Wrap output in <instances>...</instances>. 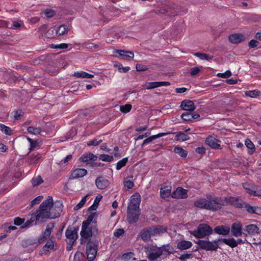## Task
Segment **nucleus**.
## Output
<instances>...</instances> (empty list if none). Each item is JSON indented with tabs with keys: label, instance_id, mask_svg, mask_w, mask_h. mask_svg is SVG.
I'll list each match as a JSON object with an SVG mask.
<instances>
[{
	"label": "nucleus",
	"instance_id": "obj_16",
	"mask_svg": "<svg viewBox=\"0 0 261 261\" xmlns=\"http://www.w3.org/2000/svg\"><path fill=\"white\" fill-rule=\"evenodd\" d=\"M179 107L184 111L190 112H193L196 109L194 102L189 99L182 100L180 103Z\"/></svg>",
	"mask_w": 261,
	"mask_h": 261
},
{
	"label": "nucleus",
	"instance_id": "obj_41",
	"mask_svg": "<svg viewBox=\"0 0 261 261\" xmlns=\"http://www.w3.org/2000/svg\"><path fill=\"white\" fill-rule=\"evenodd\" d=\"M102 198V196H100L99 197L98 196H96V197L95 198V199L94 200L93 204L91 206H90L88 208V211L90 212L91 211L96 210L97 208L99 202Z\"/></svg>",
	"mask_w": 261,
	"mask_h": 261
},
{
	"label": "nucleus",
	"instance_id": "obj_11",
	"mask_svg": "<svg viewBox=\"0 0 261 261\" xmlns=\"http://www.w3.org/2000/svg\"><path fill=\"white\" fill-rule=\"evenodd\" d=\"M161 248L156 245H151L147 248L149 249L147 258L150 261H154L162 255V251H160Z\"/></svg>",
	"mask_w": 261,
	"mask_h": 261
},
{
	"label": "nucleus",
	"instance_id": "obj_37",
	"mask_svg": "<svg viewBox=\"0 0 261 261\" xmlns=\"http://www.w3.org/2000/svg\"><path fill=\"white\" fill-rule=\"evenodd\" d=\"M245 144L248 149V153L252 154L255 151V146L250 139L247 138L245 141Z\"/></svg>",
	"mask_w": 261,
	"mask_h": 261
},
{
	"label": "nucleus",
	"instance_id": "obj_17",
	"mask_svg": "<svg viewBox=\"0 0 261 261\" xmlns=\"http://www.w3.org/2000/svg\"><path fill=\"white\" fill-rule=\"evenodd\" d=\"M205 143L211 148L215 149H221V141L212 136L207 137L205 140Z\"/></svg>",
	"mask_w": 261,
	"mask_h": 261
},
{
	"label": "nucleus",
	"instance_id": "obj_44",
	"mask_svg": "<svg viewBox=\"0 0 261 261\" xmlns=\"http://www.w3.org/2000/svg\"><path fill=\"white\" fill-rule=\"evenodd\" d=\"M27 130L30 134L38 135L41 133V128L40 127H35L31 126L28 127Z\"/></svg>",
	"mask_w": 261,
	"mask_h": 261
},
{
	"label": "nucleus",
	"instance_id": "obj_40",
	"mask_svg": "<svg viewBox=\"0 0 261 261\" xmlns=\"http://www.w3.org/2000/svg\"><path fill=\"white\" fill-rule=\"evenodd\" d=\"M0 130L5 134L9 136L12 135V130L11 128L4 124L0 123Z\"/></svg>",
	"mask_w": 261,
	"mask_h": 261
},
{
	"label": "nucleus",
	"instance_id": "obj_42",
	"mask_svg": "<svg viewBox=\"0 0 261 261\" xmlns=\"http://www.w3.org/2000/svg\"><path fill=\"white\" fill-rule=\"evenodd\" d=\"M260 93V91L258 90L247 91L245 92L246 96L247 97H249L250 98H255L257 96H259Z\"/></svg>",
	"mask_w": 261,
	"mask_h": 261
},
{
	"label": "nucleus",
	"instance_id": "obj_55",
	"mask_svg": "<svg viewBox=\"0 0 261 261\" xmlns=\"http://www.w3.org/2000/svg\"><path fill=\"white\" fill-rule=\"evenodd\" d=\"M43 198V196H38L37 197H36L34 199L31 201L30 203L31 207H32L36 204H39Z\"/></svg>",
	"mask_w": 261,
	"mask_h": 261
},
{
	"label": "nucleus",
	"instance_id": "obj_36",
	"mask_svg": "<svg viewBox=\"0 0 261 261\" xmlns=\"http://www.w3.org/2000/svg\"><path fill=\"white\" fill-rule=\"evenodd\" d=\"M194 55L202 60L210 61L212 60L214 58V56L211 55L199 52L194 53Z\"/></svg>",
	"mask_w": 261,
	"mask_h": 261
},
{
	"label": "nucleus",
	"instance_id": "obj_15",
	"mask_svg": "<svg viewBox=\"0 0 261 261\" xmlns=\"http://www.w3.org/2000/svg\"><path fill=\"white\" fill-rule=\"evenodd\" d=\"M54 226L55 223L54 222H50L46 226L45 230L39 237V243H42L50 237Z\"/></svg>",
	"mask_w": 261,
	"mask_h": 261
},
{
	"label": "nucleus",
	"instance_id": "obj_48",
	"mask_svg": "<svg viewBox=\"0 0 261 261\" xmlns=\"http://www.w3.org/2000/svg\"><path fill=\"white\" fill-rule=\"evenodd\" d=\"M84 254L80 251H77L74 254L73 261H84Z\"/></svg>",
	"mask_w": 261,
	"mask_h": 261
},
{
	"label": "nucleus",
	"instance_id": "obj_60",
	"mask_svg": "<svg viewBox=\"0 0 261 261\" xmlns=\"http://www.w3.org/2000/svg\"><path fill=\"white\" fill-rule=\"evenodd\" d=\"M116 66L118 67V70L120 72L126 73L130 70L129 67H123L121 64L116 65Z\"/></svg>",
	"mask_w": 261,
	"mask_h": 261
},
{
	"label": "nucleus",
	"instance_id": "obj_52",
	"mask_svg": "<svg viewBox=\"0 0 261 261\" xmlns=\"http://www.w3.org/2000/svg\"><path fill=\"white\" fill-rule=\"evenodd\" d=\"M134 253L132 252H128L124 253L122 256L121 259L124 261H128L130 258H133L134 256Z\"/></svg>",
	"mask_w": 261,
	"mask_h": 261
},
{
	"label": "nucleus",
	"instance_id": "obj_7",
	"mask_svg": "<svg viewBox=\"0 0 261 261\" xmlns=\"http://www.w3.org/2000/svg\"><path fill=\"white\" fill-rule=\"evenodd\" d=\"M87 242H88L86 247L87 258L88 261H93L96 257L99 243L97 239L92 238H90Z\"/></svg>",
	"mask_w": 261,
	"mask_h": 261
},
{
	"label": "nucleus",
	"instance_id": "obj_62",
	"mask_svg": "<svg viewBox=\"0 0 261 261\" xmlns=\"http://www.w3.org/2000/svg\"><path fill=\"white\" fill-rule=\"evenodd\" d=\"M124 232V230L123 228H118L114 232V236L117 238H119L123 234Z\"/></svg>",
	"mask_w": 261,
	"mask_h": 261
},
{
	"label": "nucleus",
	"instance_id": "obj_38",
	"mask_svg": "<svg viewBox=\"0 0 261 261\" xmlns=\"http://www.w3.org/2000/svg\"><path fill=\"white\" fill-rule=\"evenodd\" d=\"M174 152L183 158H186L188 154V152L179 146L174 147Z\"/></svg>",
	"mask_w": 261,
	"mask_h": 261
},
{
	"label": "nucleus",
	"instance_id": "obj_33",
	"mask_svg": "<svg viewBox=\"0 0 261 261\" xmlns=\"http://www.w3.org/2000/svg\"><path fill=\"white\" fill-rule=\"evenodd\" d=\"M68 29L66 25L62 24L58 27L56 31V35L58 36H63L67 34Z\"/></svg>",
	"mask_w": 261,
	"mask_h": 261
},
{
	"label": "nucleus",
	"instance_id": "obj_34",
	"mask_svg": "<svg viewBox=\"0 0 261 261\" xmlns=\"http://www.w3.org/2000/svg\"><path fill=\"white\" fill-rule=\"evenodd\" d=\"M53 237L50 238L43 246V249L46 251L54 250L55 242L53 241Z\"/></svg>",
	"mask_w": 261,
	"mask_h": 261
},
{
	"label": "nucleus",
	"instance_id": "obj_45",
	"mask_svg": "<svg viewBox=\"0 0 261 261\" xmlns=\"http://www.w3.org/2000/svg\"><path fill=\"white\" fill-rule=\"evenodd\" d=\"M99 159L104 162H110L113 161L114 158L113 155L102 154L99 155Z\"/></svg>",
	"mask_w": 261,
	"mask_h": 261
},
{
	"label": "nucleus",
	"instance_id": "obj_5",
	"mask_svg": "<svg viewBox=\"0 0 261 261\" xmlns=\"http://www.w3.org/2000/svg\"><path fill=\"white\" fill-rule=\"evenodd\" d=\"M31 218L27 221L23 225L21 226V228H28L33 225H37L45 222L44 215L41 213L39 207L38 209L33 212L31 214Z\"/></svg>",
	"mask_w": 261,
	"mask_h": 261
},
{
	"label": "nucleus",
	"instance_id": "obj_32",
	"mask_svg": "<svg viewBox=\"0 0 261 261\" xmlns=\"http://www.w3.org/2000/svg\"><path fill=\"white\" fill-rule=\"evenodd\" d=\"M176 134L175 137V140L178 141H185L189 140L190 137L185 134V132H178L177 133H170V134Z\"/></svg>",
	"mask_w": 261,
	"mask_h": 261
},
{
	"label": "nucleus",
	"instance_id": "obj_26",
	"mask_svg": "<svg viewBox=\"0 0 261 261\" xmlns=\"http://www.w3.org/2000/svg\"><path fill=\"white\" fill-rule=\"evenodd\" d=\"M153 236L163 234L167 231V228L164 225H156L150 227Z\"/></svg>",
	"mask_w": 261,
	"mask_h": 261
},
{
	"label": "nucleus",
	"instance_id": "obj_14",
	"mask_svg": "<svg viewBox=\"0 0 261 261\" xmlns=\"http://www.w3.org/2000/svg\"><path fill=\"white\" fill-rule=\"evenodd\" d=\"M141 202V196L138 193L134 194L131 197L130 202L128 206H130V208L140 209V204Z\"/></svg>",
	"mask_w": 261,
	"mask_h": 261
},
{
	"label": "nucleus",
	"instance_id": "obj_59",
	"mask_svg": "<svg viewBox=\"0 0 261 261\" xmlns=\"http://www.w3.org/2000/svg\"><path fill=\"white\" fill-rule=\"evenodd\" d=\"M231 75V72L230 70H226L224 73H218L217 76L226 79Z\"/></svg>",
	"mask_w": 261,
	"mask_h": 261
},
{
	"label": "nucleus",
	"instance_id": "obj_29",
	"mask_svg": "<svg viewBox=\"0 0 261 261\" xmlns=\"http://www.w3.org/2000/svg\"><path fill=\"white\" fill-rule=\"evenodd\" d=\"M171 186H164L160 189V196L161 198L165 199L168 197L170 195L171 196Z\"/></svg>",
	"mask_w": 261,
	"mask_h": 261
},
{
	"label": "nucleus",
	"instance_id": "obj_51",
	"mask_svg": "<svg viewBox=\"0 0 261 261\" xmlns=\"http://www.w3.org/2000/svg\"><path fill=\"white\" fill-rule=\"evenodd\" d=\"M88 195L85 196L84 197L82 200L80 201V202H79L73 208L74 211H77L81 208H82L84 204H85L86 202V197Z\"/></svg>",
	"mask_w": 261,
	"mask_h": 261
},
{
	"label": "nucleus",
	"instance_id": "obj_9",
	"mask_svg": "<svg viewBox=\"0 0 261 261\" xmlns=\"http://www.w3.org/2000/svg\"><path fill=\"white\" fill-rule=\"evenodd\" d=\"M221 199L223 203L222 207L229 204L236 208H243L244 204V201L239 197H221Z\"/></svg>",
	"mask_w": 261,
	"mask_h": 261
},
{
	"label": "nucleus",
	"instance_id": "obj_6",
	"mask_svg": "<svg viewBox=\"0 0 261 261\" xmlns=\"http://www.w3.org/2000/svg\"><path fill=\"white\" fill-rule=\"evenodd\" d=\"M189 232L190 234L194 236L198 239H203L206 236H209L213 232L212 228L207 224H199L196 230H190Z\"/></svg>",
	"mask_w": 261,
	"mask_h": 261
},
{
	"label": "nucleus",
	"instance_id": "obj_24",
	"mask_svg": "<svg viewBox=\"0 0 261 261\" xmlns=\"http://www.w3.org/2000/svg\"><path fill=\"white\" fill-rule=\"evenodd\" d=\"M244 36L240 33H235L229 36V41L233 44H238L244 40Z\"/></svg>",
	"mask_w": 261,
	"mask_h": 261
},
{
	"label": "nucleus",
	"instance_id": "obj_57",
	"mask_svg": "<svg viewBox=\"0 0 261 261\" xmlns=\"http://www.w3.org/2000/svg\"><path fill=\"white\" fill-rule=\"evenodd\" d=\"M56 14L54 10L50 9H46L44 11V14L46 17L51 18L53 17Z\"/></svg>",
	"mask_w": 261,
	"mask_h": 261
},
{
	"label": "nucleus",
	"instance_id": "obj_39",
	"mask_svg": "<svg viewBox=\"0 0 261 261\" xmlns=\"http://www.w3.org/2000/svg\"><path fill=\"white\" fill-rule=\"evenodd\" d=\"M74 76L76 77L80 78H86L89 79L94 77V75L88 73L85 71L76 72L74 73Z\"/></svg>",
	"mask_w": 261,
	"mask_h": 261
},
{
	"label": "nucleus",
	"instance_id": "obj_35",
	"mask_svg": "<svg viewBox=\"0 0 261 261\" xmlns=\"http://www.w3.org/2000/svg\"><path fill=\"white\" fill-rule=\"evenodd\" d=\"M160 248H161L160 251H162V254L167 253V254L169 255L174 252L173 248L170 246V244L163 245Z\"/></svg>",
	"mask_w": 261,
	"mask_h": 261
},
{
	"label": "nucleus",
	"instance_id": "obj_10",
	"mask_svg": "<svg viewBox=\"0 0 261 261\" xmlns=\"http://www.w3.org/2000/svg\"><path fill=\"white\" fill-rule=\"evenodd\" d=\"M140 215V209L130 208L127 206V221L130 224L136 223L139 220Z\"/></svg>",
	"mask_w": 261,
	"mask_h": 261
},
{
	"label": "nucleus",
	"instance_id": "obj_8",
	"mask_svg": "<svg viewBox=\"0 0 261 261\" xmlns=\"http://www.w3.org/2000/svg\"><path fill=\"white\" fill-rule=\"evenodd\" d=\"M79 230V226L72 227L69 226L65 231V236L68 241V244L73 246L75 241L78 238V231Z\"/></svg>",
	"mask_w": 261,
	"mask_h": 261
},
{
	"label": "nucleus",
	"instance_id": "obj_1",
	"mask_svg": "<svg viewBox=\"0 0 261 261\" xmlns=\"http://www.w3.org/2000/svg\"><path fill=\"white\" fill-rule=\"evenodd\" d=\"M63 204L61 201L57 200L54 203L51 196H47L46 199L43 201L39 207L41 213L44 215V220L53 219L59 218L63 210Z\"/></svg>",
	"mask_w": 261,
	"mask_h": 261
},
{
	"label": "nucleus",
	"instance_id": "obj_43",
	"mask_svg": "<svg viewBox=\"0 0 261 261\" xmlns=\"http://www.w3.org/2000/svg\"><path fill=\"white\" fill-rule=\"evenodd\" d=\"M127 162L128 158H123L122 160L118 161L116 164V170H120L122 167L126 165Z\"/></svg>",
	"mask_w": 261,
	"mask_h": 261
},
{
	"label": "nucleus",
	"instance_id": "obj_25",
	"mask_svg": "<svg viewBox=\"0 0 261 261\" xmlns=\"http://www.w3.org/2000/svg\"><path fill=\"white\" fill-rule=\"evenodd\" d=\"M244 230L247 234L253 236L259 233V228L255 224H249L245 226Z\"/></svg>",
	"mask_w": 261,
	"mask_h": 261
},
{
	"label": "nucleus",
	"instance_id": "obj_61",
	"mask_svg": "<svg viewBox=\"0 0 261 261\" xmlns=\"http://www.w3.org/2000/svg\"><path fill=\"white\" fill-rule=\"evenodd\" d=\"M244 188L246 190L247 193L250 195H253V190L255 189L254 187H251L248 184H245L243 185Z\"/></svg>",
	"mask_w": 261,
	"mask_h": 261
},
{
	"label": "nucleus",
	"instance_id": "obj_30",
	"mask_svg": "<svg viewBox=\"0 0 261 261\" xmlns=\"http://www.w3.org/2000/svg\"><path fill=\"white\" fill-rule=\"evenodd\" d=\"M39 239H36L34 238H30L27 239H25L22 241V245L23 247H27L29 246L37 245H38L40 243H39Z\"/></svg>",
	"mask_w": 261,
	"mask_h": 261
},
{
	"label": "nucleus",
	"instance_id": "obj_12",
	"mask_svg": "<svg viewBox=\"0 0 261 261\" xmlns=\"http://www.w3.org/2000/svg\"><path fill=\"white\" fill-rule=\"evenodd\" d=\"M242 227L243 225L240 222H237L232 223L230 230L232 235L235 237H238L244 234L246 237L247 234L242 232Z\"/></svg>",
	"mask_w": 261,
	"mask_h": 261
},
{
	"label": "nucleus",
	"instance_id": "obj_50",
	"mask_svg": "<svg viewBox=\"0 0 261 261\" xmlns=\"http://www.w3.org/2000/svg\"><path fill=\"white\" fill-rule=\"evenodd\" d=\"M132 106L130 104H126L120 107V111L123 113H128L132 109Z\"/></svg>",
	"mask_w": 261,
	"mask_h": 261
},
{
	"label": "nucleus",
	"instance_id": "obj_19",
	"mask_svg": "<svg viewBox=\"0 0 261 261\" xmlns=\"http://www.w3.org/2000/svg\"><path fill=\"white\" fill-rule=\"evenodd\" d=\"M115 53L119 55L121 59L126 61H132L134 57V53L131 51L117 49L115 51Z\"/></svg>",
	"mask_w": 261,
	"mask_h": 261
},
{
	"label": "nucleus",
	"instance_id": "obj_23",
	"mask_svg": "<svg viewBox=\"0 0 261 261\" xmlns=\"http://www.w3.org/2000/svg\"><path fill=\"white\" fill-rule=\"evenodd\" d=\"M95 185L99 189H105L109 185V181L103 176H99L95 180Z\"/></svg>",
	"mask_w": 261,
	"mask_h": 261
},
{
	"label": "nucleus",
	"instance_id": "obj_2",
	"mask_svg": "<svg viewBox=\"0 0 261 261\" xmlns=\"http://www.w3.org/2000/svg\"><path fill=\"white\" fill-rule=\"evenodd\" d=\"M98 214L96 212L90 214L86 220L84 221L82 224L80 232L81 244L87 242V241L93 237H96L98 234L96 217Z\"/></svg>",
	"mask_w": 261,
	"mask_h": 261
},
{
	"label": "nucleus",
	"instance_id": "obj_56",
	"mask_svg": "<svg viewBox=\"0 0 261 261\" xmlns=\"http://www.w3.org/2000/svg\"><path fill=\"white\" fill-rule=\"evenodd\" d=\"M136 70L138 71H145L149 69V68L142 64L138 63L136 65Z\"/></svg>",
	"mask_w": 261,
	"mask_h": 261
},
{
	"label": "nucleus",
	"instance_id": "obj_63",
	"mask_svg": "<svg viewBox=\"0 0 261 261\" xmlns=\"http://www.w3.org/2000/svg\"><path fill=\"white\" fill-rule=\"evenodd\" d=\"M90 156L88 153H84L83 154L80 158L79 160L82 162H87L88 161H90Z\"/></svg>",
	"mask_w": 261,
	"mask_h": 261
},
{
	"label": "nucleus",
	"instance_id": "obj_3",
	"mask_svg": "<svg viewBox=\"0 0 261 261\" xmlns=\"http://www.w3.org/2000/svg\"><path fill=\"white\" fill-rule=\"evenodd\" d=\"M219 242H222L232 248L236 247L238 244L245 243V241L242 240L241 239H238L236 240L233 238H229L228 239L219 238L217 240H213L212 241L205 240H198L197 241H194L196 244L199 245L200 248L202 250L206 251H216L219 247Z\"/></svg>",
	"mask_w": 261,
	"mask_h": 261
},
{
	"label": "nucleus",
	"instance_id": "obj_54",
	"mask_svg": "<svg viewBox=\"0 0 261 261\" xmlns=\"http://www.w3.org/2000/svg\"><path fill=\"white\" fill-rule=\"evenodd\" d=\"M69 46L68 44L62 43L59 44H52L50 45V47L52 48H59V49H66Z\"/></svg>",
	"mask_w": 261,
	"mask_h": 261
},
{
	"label": "nucleus",
	"instance_id": "obj_47",
	"mask_svg": "<svg viewBox=\"0 0 261 261\" xmlns=\"http://www.w3.org/2000/svg\"><path fill=\"white\" fill-rule=\"evenodd\" d=\"M180 117L181 118L185 121H192V113L190 112H187L182 113Z\"/></svg>",
	"mask_w": 261,
	"mask_h": 261
},
{
	"label": "nucleus",
	"instance_id": "obj_46",
	"mask_svg": "<svg viewBox=\"0 0 261 261\" xmlns=\"http://www.w3.org/2000/svg\"><path fill=\"white\" fill-rule=\"evenodd\" d=\"M22 24L23 23L21 20H19L18 21H13L12 24H10L9 23V27H8V29L14 30L18 29L21 27Z\"/></svg>",
	"mask_w": 261,
	"mask_h": 261
},
{
	"label": "nucleus",
	"instance_id": "obj_49",
	"mask_svg": "<svg viewBox=\"0 0 261 261\" xmlns=\"http://www.w3.org/2000/svg\"><path fill=\"white\" fill-rule=\"evenodd\" d=\"M31 182L33 186L36 187L42 184L43 180L40 176H38L36 178H33Z\"/></svg>",
	"mask_w": 261,
	"mask_h": 261
},
{
	"label": "nucleus",
	"instance_id": "obj_58",
	"mask_svg": "<svg viewBox=\"0 0 261 261\" xmlns=\"http://www.w3.org/2000/svg\"><path fill=\"white\" fill-rule=\"evenodd\" d=\"M24 218H21L18 217H16L14 219V224L17 226H20L24 224Z\"/></svg>",
	"mask_w": 261,
	"mask_h": 261
},
{
	"label": "nucleus",
	"instance_id": "obj_20",
	"mask_svg": "<svg viewBox=\"0 0 261 261\" xmlns=\"http://www.w3.org/2000/svg\"><path fill=\"white\" fill-rule=\"evenodd\" d=\"M230 230V228L228 225H221L216 226L214 231L219 235L226 236L229 234Z\"/></svg>",
	"mask_w": 261,
	"mask_h": 261
},
{
	"label": "nucleus",
	"instance_id": "obj_64",
	"mask_svg": "<svg viewBox=\"0 0 261 261\" xmlns=\"http://www.w3.org/2000/svg\"><path fill=\"white\" fill-rule=\"evenodd\" d=\"M253 196H261V186H258L255 187V189L253 190Z\"/></svg>",
	"mask_w": 261,
	"mask_h": 261
},
{
	"label": "nucleus",
	"instance_id": "obj_53",
	"mask_svg": "<svg viewBox=\"0 0 261 261\" xmlns=\"http://www.w3.org/2000/svg\"><path fill=\"white\" fill-rule=\"evenodd\" d=\"M243 208H245L246 211L250 214H253V212H254V210L255 206H252L250 205L249 203H246L245 202Z\"/></svg>",
	"mask_w": 261,
	"mask_h": 261
},
{
	"label": "nucleus",
	"instance_id": "obj_21",
	"mask_svg": "<svg viewBox=\"0 0 261 261\" xmlns=\"http://www.w3.org/2000/svg\"><path fill=\"white\" fill-rule=\"evenodd\" d=\"M170 84V83L167 81L149 82L146 84L145 88L146 89H152L161 86H169Z\"/></svg>",
	"mask_w": 261,
	"mask_h": 261
},
{
	"label": "nucleus",
	"instance_id": "obj_31",
	"mask_svg": "<svg viewBox=\"0 0 261 261\" xmlns=\"http://www.w3.org/2000/svg\"><path fill=\"white\" fill-rule=\"evenodd\" d=\"M41 158V155L40 153L38 152H35L32 154L29 155L27 162L29 164L32 165L37 163Z\"/></svg>",
	"mask_w": 261,
	"mask_h": 261
},
{
	"label": "nucleus",
	"instance_id": "obj_18",
	"mask_svg": "<svg viewBox=\"0 0 261 261\" xmlns=\"http://www.w3.org/2000/svg\"><path fill=\"white\" fill-rule=\"evenodd\" d=\"M171 197L173 198H186L188 197L187 190L178 187L175 191L171 193Z\"/></svg>",
	"mask_w": 261,
	"mask_h": 261
},
{
	"label": "nucleus",
	"instance_id": "obj_22",
	"mask_svg": "<svg viewBox=\"0 0 261 261\" xmlns=\"http://www.w3.org/2000/svg\"><path fill=\"white\" fill-rule=\"evenodd\" d=\"M87 173V171L83 168H77L72 171L70 179H75L84 177Z\"/></svg>",
	"mask_w": 261,
	"mask_h": 261
},
{
	"label": "nucleus",
	"instance_id": "obj_28",
	"mask_svg": "<svg viewBox=\"0 0 261 261\" xmlns=\"http://www.w3.org/2000/svg\"><path fill=\"white\" fill-rule=\"evenodd\" d=\"M168 134H170V132L168 133H160L156 135H152L151 136H150L148 137L147 138L145 139L142 143V145H144L145 144L149 143L151 142L152 140L156 139L157 138H159L160 137L165 136L166 135H167Z\"/></svg>",
	"mask_w": 261,
	"mask_h": 261
},
{
	"label": "nucleus",
	"instance_id": "obj_13",
	"mask_svg": "<svg viewBox=\"0 0 261 261\" xmlns=\"http://www.w3.org/2000/svg\"><path fill=\"white\" fill-rule=\"evenodd\" d=\"M138 236L144 242H149L151 240V237L153 236L150 227L142 229L139 232Z\"/></svg>",
	"mask_w": 261,
	"mask_h": 261
},
{
	"label": "nucleus",
	"instance_id": "obj_27",
	"mask_svg": "<svg viewBox=\"0 0 261 261\" xmlns=\"http://www.w3.org/2000/svg\"><path fill=\"white\" fill-rule=\"evenodd\" d=\"M192 245L193 244L191 241L181 240L177 244V248L179 250H183L191 248Z\"/></svg>",
	"mask_w": 261,
	"mask_h": 261
},
{
	"label": "nucleus",
	"instance_id": "obj_4",
	"mask_svg": "<svg viewBox=\"0 0 261 261\" xmlns=\"http://www.w3.org/2000/svg\"><path fill=\"white\" fill-rule=\"evenodd\" d=\"M223 205L221 197H217L211 194H206V198H200L194 202V205L197 208L212 211L221 210Z\"/></svg>",
	"mask_w": 261,
	"mask_h": 261
}]
</instances>
